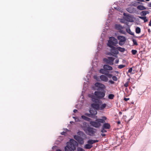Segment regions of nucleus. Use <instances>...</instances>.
Instances as JSON below:
<instances>
[{
    "label": "nucleus",
    "mask_w": 151,
    "mask_h": 151,
    "mask_svg": "<svg viewBox=\"0 0 151 151\" xmlns=\"http://www.w3.org/2000/svg\"><path fill=\"white\" fill-rule=\"evenodd\" d=\"M137 8L138 9L141 10H144L146 9L144 6L141 5L137 6Z\"/></svg>",
    "instance_id": "20"
},
{
    "label": "nucleus",
    "mask_w": 151,
    "mask_h": 151,
    "mask_svg": "<svg viewBox=\"0 0 151 151\" xmlns=\"http://www.w3.org/2000/svg\"><path fill=\"white\" fill-rule=\"evenodd\" d=\"M119 114H122V112H119Z\"/></svg>",
    "instance_id": "60"
},
{
    "label": "nucleus",
    "mask_w": 151,
    "mask_h": 151,
    "mask_svg": "<svg viewBox=\"0 0 151 151\" xmlns=\"http://www.w3.org/2000/svg\"><path fill=\"white\" fill-rule=\"evenodd\" d=\"M117 49L118 51H119L121 52H123L125 51V49L124 48H122L119 47H117Z\"/></svg>",
    "instance_id": "28"
},
{
    "label": "nucleus",
    "mask_w": 151,
    "mask_h": 151,
    "mask_svg": "<svg viewBox=\"0 0 151 151\" xmlns=\"http://www.w3.org/2000/svg\"><path fill=\"white\" fill-rule=\"evenodd\" d=\"M109 82L111 84H113L114 83V82L112 80H109Z\"/></svg>",
    "instance_id": "46"
},
{
    "label": "nucleus",
    "mask_w": 151,
    "mask_h": 151,
    "mask_svg": "<svg viewBox=\"0 0 151 151\" xmlns=\"http://www.w3.org/2000/svg\"><path fill=\"white\" fill-rule=\"evenodd\" d=\"M85 115L91 117V118H94L95 119H97V116H92L91 114H90L88 113H85Z\"/></svg>",
    "instance_id": "22"
},
{
    "label": "nucleus",
    "mask_w": 151,
    "mask_h": 151,
    "mask_svg": "<svg viewBox=\"0 0 151 151\" xmlns=\"http://www.w3.org/2000/svg\"><path fill=\"white\" fill-rule=\"evenodd\" d=\"M127 32L129 33V32H131V31L129 29H127Z\"/></svg>",
    "instance_id": "50"
},
{
    "label": "nucleus",
    "mask_w": 151,
    "mask_h": 151,
    "mask_svg": "<svg viewBox=\"0 0 151 151\" xmlns=\"http://www.w3.org/2000/svg\"><path fill=\"white\" fill-rule=\"evenodd\" d=\"M101 45H100L98 44V47H97V49L98 50H99L100 49H101Z\"/></svg>",
    "instance_id": "44"
},
{
    "label": "nucleus",
    "mask_w": 151,
    "mask_h": 151,
    "mask_svg": "<svg viewBox=\"0 0 151 151\" xmlns=\"http://www.w3.org/2000/svg\"><path fill=\"white\" fill-rule=\"evenodd\" d=\"M65 132H63L61 133V134L62 135H65Z\"/></svg>",
    "instance_id": "54"
},
{
    "label": "nucleus",
    "mask_w": 151,
    "mask_h": 151,
    "mask_svg": "<svg viewBox=\"0 0 151 151\" xmlns=\"http://www.w3.org/2000/svg\"><path fill=\"white\" fill-rule=\"evenodd\" d=\"M66 130H68V129H66Z\"/></svg>",
    "instance_id": "64"
},
{
    "label": "nucleus",
    "mask_w": 151,
    "mask_h": 151,
    "mask_svg": "<svg viewBox=\"0 0 151 151\" xmlns=\"http://www.w3.org/2000/svg\"><path fill=\"white\" fill-rule=\"evenodd\" d=\"M111 50L112 53L114 54H117L119 53V52L117 47L116 48L114 47H111Z\"/></svg>",
    "instance_id": "12"
},
{
    "label": "nucleus",
    "mask_w": 151,
    "mask_h": 151,
    "mask_svg": "<svg viewBox=\"0 0 151 151\" xmlns=\"http://www.w3.org/2000/svg\"><path fill=\"white\" fill-rule=\"evenodd\" d=\"M128 83H126L124 84V86L126 87H127L128 86Z\"/></svg>",
    "instance_id": "49"
},
{
    "label": "nucleus",
    "mask_w": 151,
    "mask_h": 151,
    "mask_svg": "<svg viewBox=\"0 0 151 151\" xmlns=\"http://www.w3.org/2000/svg\"><path fill=\"white\" fill-rule=\"evenodd\" d=\"M106 106V104H102L101 105V106H99V110H102L104 109Z\"/></svg>",
    "instance_id": "27"
},
{
    "label": "nucleus",
    "mask_w": 151,
    "mask_h": 151,
    "mask_svg": "<svg viewBox=\"0 0 151 151\" xmlns=\"http://www.w3.org/2000/svg\"><path fill=\"white\" fill-rule=\"evenodd\" d=\"M107 118L105 116H103L102 117V119H97L95 121H93L91 120L90 124L92 126L98 128L101 125V123H104L105 122V120H106Z\"/></svg>",
    "instance_id": "1"
},
{
    "label": "nucleus",
    "mask_w": 151,
    "mask_h": 151,
    "mask_svg": "<svg viewBox=\"0 0 151 151\" xmlns=\"http://www.w3.org/2000/svg\"><path fill=\"white\" fill-rule=\"evenodd\" d=\"M73 118L74 119L76 122H79L81 121V119L80 117L73 116Z\"/></svg>",
    "instance_id": "23"
},
{
    "label": "nucleus",
    "mask_w": 151,
    "mask_h": 151,
    "mask_svg": "<svg viewBox=\"0 0 151 151\" xmlns=\"http://www.w3.org/2000/svg\"><path fill=\"white\" fill-rule=\"evenodd\" d=\"M100 81L104 82H107L108 81V78L107 76L105 75H102L100 76Z\"/></svg>",
    "instance_id": "11"
},
{
    "label": "nucleus",
    "mask_w": 151,
    "mask_h": 151,
    "mask_svg": "<svg viewBox=\"0 0 151 151\" xmlns=\"http://www.w3.org/2000/svg\"><path fill=\"white\" fill-rule=\"evenodd\" d=\"M117 39L119 40V44L121 46L122 45L124 44L126 40L125 37L122 36H118Z\"/></svg>",
    "instance_id": "8"
},
{
    "label": "nucleus",
    "mask_w": 151,
    "mask_h": 151,
    "mask_svg": "<svg viewBox=\"0 0 151 151\" xmlns=\"http://www.w3.org/2000/svg\"><path fill=\"white\" fill-rule=\"evenodd\" d=\"M74 137L76 140L81 145L83 144H84V139L83 138L81 137L76 135H75Z\"/></svg>",
    "instance_id": "9"
},
{
    "label": "nucleus",
    "mask_w": 151,
    "mask_h": 151,
    "mask_svg": "<svg viewBox=\"0 0 151 151\" xmlns=\"http://www.w3.org/2000/svg\"><path fill=\"white\" fill-rule=\"evenodd\" d=\"M120 122H119H119H118V124H120Z\"/></svg>",
    "instance_id": "61"
},
{
    "label": "nucleus",
    "mask_w": 151,
    "mask_h": 151,
    "mask_svg": "<svg viewBox=\"0 0 151 151\" xmlns=\"http://www.w3.org/2000/svg\"><path fill=\"white\" fill-rule=\"evenodd\" d=\"M76 142L73 139H70L69 142H67V145L65 147V151H74L75 149V145Z\"/></svg>",
    "instance_id": "2"
},
{
    "label": "nucleus",
    "mask_w": 151,
    "mask_h": 151,
    "mask_svg": "<svg viewBox=\"0 0 151 151\" xmlns=\"http://www.w3.org/2000/svg\"><path fill=\"white\" fill-rule=\"evenodd\" d=\"M135 32L137 34H139L141 32V29L139 27H137L135 29Z\"/></svg>",
    "instance_id": "31"
},
{
    "label": "nucleus",
    "mask_w": 151,
    "mask_h": 151,
    "mask_svg": "<svg viewBox=\"0 0 151 151\" xmlns=\"http://www.w3.org/2000/svg\"><path fill=\"white\" fill-rule=\"evenodd\" d=\"M95 86L96 87L102 89H105L106 87L104 84L99 83H96L95 84Z\"/></svg>",
    "instance_id": "10"
},
{
    "label": "nucleus",
    "mask_w": 151,
    "mask_h": 151,
    "mask_svg": "<svg viewBox=\"0 0 151 151\" xmlns=\"http://www.w3.org/2000/svg\"><path fill=\"white\" fill-rule=\"evenodd\" d=\"M114 58L111 57H109L107 58H105L103 59L104 61L107 64L112 65L114 64Z\"/></svg>",
    "instance_id": "6"
},
{
    "label": "nucleus",
    "mask_w": 151,
    "mask_h": 151,
    "mask_svg": "<svg viewBox=\"0 0 151 151\" xmlns=\"http://www.w3.org/2000/svg\"><path fill=\"white\" fill-rule=\"evenodd\" d=\"M133 8L132 7H129L127 9V11L129 13H132V10L133 9Z\"/></svg>",
    "instance_id": "33"
},
{
    "label": "nucleus",
    "mask_w": 151,
    "mask_h": 151,
    "mask_svg": "<svg viewBox=\"0 0 151 151\" xmlns=\"http://www.w3.org/2000/svg\"><path fill=\"white\" fill-rule=\"evenodd\" d=\"M118 43V41L116 39L113 37H110L108 40L107 45L110 47H114Z\"/></svg>",
    "instance_id": "4"
},
{
    "label": "nucleus",
    "mask_w": 151,
    "mask_h": 151,
    "mask_svg": "<svg viewBox=\"0 0 151 151\" xmlns=\"http://www.w3.org/2000/svg\"><path fill=\"white\" fill-rule=\"evenodd\" d=\"M123 15L124 16L123 18L126 21L131 22H134L133 17L132 15L127 14L125 13H123Z\"/></svg>",
    "instance_id": "5"
},
{
    "label": "nucleus",
    "mask_w": 151,
    "mask_h": 151,
    "mask_svg": "<svg viewBox=\"0 0 151 151\" xmlns=\"http://www.w3.org/2000/svg\"><path fill=\"white\" fill-rule=\"evenodd\" d=\"M56 151H62L60 150L59 149H58L56 150Z\"/></svg>",
    "instance_id": "57"
},
{
    "label": "nucleus",
    "mask_w": 151,
    "mask_h": 151,
    "mask_svg": "<svg viewBox=\"0 0 151 151\" xmlns=\"http://www.w3.org/2000/svg\"><path fill=\"white\" fill-rule=\"evenodd\" d=\"M116 28L119 30H121L123 27L120 24H116L115 25Z\"/></svg>",
    "instance_id": "24"
},
{
    "label": "nucleus",
    "mask_w": 151,
    "mask_h": 151,
    "mask_svg": "<svg viewBox=\"0 0 151 151\" xmlns=\"http://www.w3.org/2000/svg\"><path fill=\"white\" fill-rule=\"evenodd\" d=\"M83 130L88 135L93 136L96 132V129L91 127H82Z\"/></svg>",
    "instance_id": "3"
},
{
    "label": "nucleus",
    "mask_w": 151,
    "mask_h": 151,
    "mask_svg": "<svg viewBox=\"0 0 151 151\" xmlns=\"http://www.w3.org/2000/svg\"><path fill=\"white\" fill-rule=\"evenodd\" d=\"M129 33L130 34V35H134V33L131 31V32H129Z\"/></svg>",
    "instance_id": "52"
},
{
    "label": "nucleus",
    "mask_w": 151,
    "mask_h": 151,
    "mask_svg": "<svg viewBox=\"0 0 151 151\" xmlns=\"http://www.w3.org/2000/svg\"><path fill=\"white\" fill-rule=\"evenodd\" d=\"M78 134L82 137H84L85 138H86V135L82 131H79L78 132Z\"/></svg>",
    "instance_id": "19"
},
{
    "label": "nucleus",
    "mask_w": 151,
    "mask_h": 151,
    "mask_svg": "<svg viewBox=\"0 0 151 151\" xmlns=\"http://www.w3.org/2000/svg\"><path fill=\"white\" fill-rule=\"evenodd\" d=\"M81 98H82V99H83V96L82 95H81Z\"/></svg>",
    "instance_id": "59"
},
{
    "label": "nucleus",
    "mask_w": 151,
    "mask_h": 151,
    "mask_svg": "<svg viewBox=\"0 0 151 151\" xmlns=\"http://www.w3.org/2000/svg\"><path fill=\"white\" fill-rule=\"evenodd\" d=\"M114 96V94H110L108 95V98L109 99H113Z\"/></svg>",
    "instance_id": "34"
},
{
    "label": "nucleus",
    "mask_w": 151,
    "mask_h": 151,
    "mask_svg": "<svg viewBox=\"0 0 151 151\" xmlns=\"http://www.w3.org/2000/svg\"><path fill=\"white\" fill-rule=\"evenodd\" d=\"M149 26H151V19L150 20V21L149 22Z\"/></svg>",
    "instance_id": "53"
},
{
    "label": "nucleus",
    "mask_w": 151,
    "mask_h": 151,
    "mask_svg": "<svg viewBox=\"0 0 151 151\" xmlns=\"http://www.w3.org/2000/svg\"><path fill=\"white\" fill-rule=\"evenodd\" d=\"M89 96L92 98L91 100L93 102L99 103V100L98 99L95 98L93 95H89Z\"/></svg>",
    "instance_id": "13"
},
{
    "label": "nucleus",
    "mask_w": 151,
    "mask_h": 151,
    "mask_svg": "<svg viewBox=\"0 0 151 151\" xmlns=\"http://www.w3.org/2000/svg\"><path fill=\"white\" fill-rule=\"evenodd\" d=\"M129 100V98H124V100L126 101H127Z\"/></svg>",
    "instance_id": "48"
},
{
    "label": "nucleus",
    "mask_w": 151,
    "mask_h": 151,
    "mask_svg": "<svg viewBox=\"0 0 151 151\" xmlns=\"http://www.w3.org/2000/svg\"><path fill=\"white\" fill-rule=\"evenodd\" d=\"M77 111V110L76 109H74L73 110V112L74 113H76Z\"/></svg>",
    "instance_id": "55"
},
{
    "label": "nucleus",
    "mask_w": 151,
    "mask_h": 151,
    "mask_svg": "<svg viewBox=\"0 0 151 151\" xmlns=\"http://www.w3.org/2000/svg\"><path fill=\"white\" fill-rule=\"evenodd\" d=\"M149 12L146 11H144L142 12L141 13L142 16H145L147 14H149Z\"/></svg>",
    "instance_id": "29"
},
{
    "label": "nucleus",
    "mask_w": 151,
    "mask_h": 151,
    "mask_svg": "<svg viewBox=\"0 0 151 151\" xmlns=\"http://www.w3.org/2000/svg\"><path fill=\"white\" fill-rule=\"evenodd\" d=\"M148 6H149L150 7H151V3H150L149 4Z\"/></svg>",
    "instance_id": "56"
},
{
    "label": "nucleus",
    "mask_w": 151,
    "mask_h": 151,
    "mask_svg": "<svg viewBox=\"0 0 151 151\" xmlns=\"http://www.w3.org/2000/svg\"><path fill=\"white\" fill-rule=\"evenodd\" d=\"M91 107L96 110H99V104H91Z\"/></svg>",
    "instance_id": "15"
},
{
    "label": "nucleus",
    "mask_w": 151,
    "mask_h": 151,
    "mask_svg": "<svg viewBox=\"0 0 151 151\" xmlns=\"http://www.w3.org/2000/svg\"><path fill=\"white\" fill-rule=\"evenodd\" d=\"M119 62V60L118 59H117L115 61V63L116 64L118 63Z\"/></svg>",
    "instance_id": "51"
},
{
    "label": "nucleus",
    "mask_w": 151,
    "mask_h": 151,
    "mask_svg": "<svg viewBox=\"0 0 151 151\" xmlns=\"http://www.w3.org/2000/svg\"><path fill=\"white\" fill-rule=\"evenodd\" d=\"M105 128H102L101 130V132L102 133H105L106 132V130L104 129Z\"/></svg>",
    "instance_id": "43"
},
{
    "label": "nucleus",
    "mask_w": 151,
    "mask_h": 151,
    "mask_svg": "<svg viewBox=\"0 0 151 151\" xmlns=\"http://www.w3.org/2000/svg\"><path fill=\"white\" fill-rule=\"evenodd\" d=\"M147 1H149L150 0H145Z\"/></svg>",
    "instance_id": "63"
},
{
    "label": "nucleus",
    "mask_w": 151,
    "mask_h": 151,
    "mask_svg": "<svg viewBox=\"0 0 151 151\" xmlns=\"http://www.w3.org/2000/svg\"><path fill=\"white\" fill-rule=\"evenodd\" d=\"M115 9H116L119 10V11L120 12H122L123 11V9H121L119 7H117L116 8H115Z\"/></svg>",
    "instance_id": "37"
},
{
    "label": "nucleus",
    "mask_w": 151,
    "mask_h": 151,
    "mask_svg": "<svg viewBox=\"0 0 151 151\" xmlns=\"http://www.w3.org/2000/svg\"><path fill=\"white\" fill-rule=\"evenodd\" d=\"M139 17L144 20V22H146L148 21L147 19L146 18V17H141L139 16Z\"/></svg>",
    "instance_id": "26"
},
{
    "label": "nucleus",
    "mask_w": 151,
    "mask_h": 151,
    "mask_svg": "<svg viewBox=\"0 0 151 151\" xmlns=\"http://www.w3.org/2000/svg\"><path fill=\"white\" fill-rule=\"evenodd\" d=\"M110 127V125L108 123H104L103 126L102 128H105V129H109Z\"/></svg>",
    "instance_id": "17"
},
{
    "label": "nucleus",
    "mask_w": 151,
    "mask_h": 151,
    "mask_svg": "<svg viewBox=\"0 0 151 151\" xmlns=\"http://www.w3.org/2000/svg\"><path fill=\"white\" fill-rule=\"evenodd\" d=\"M82 118L84 120L87 121H88L90 122L91 120V119L85 116L84 115H82L81 116Z\"/></svg>",
    "instance_id": "18"
},
{
    "label": "nucleus",
    "mask_w": 151,
    "mask_h": 151,
    "mask_svg": "<svg viewBox=\"0 0 151 151\" xmlns=\"http://www.w3.org/2000/svg\"><path fill=\"white\" fill-rule=\"evenodd\" d=\"M103 68L106 70H111L113 69L112 67L107 65H104L103 66Z\"/></svg>",
    "instance_id": "14"
},
{
    "label": "nucleus",
    "mask_w": 151,
    "mask_h": 151,
    "mask_svg": "<svg viewBox=\"0 0 151 151\" xmlns=\"http://www.w3.org/2000/svg\"><path fill=\"white\" fill-rule=\"evenodd\" d=\"M106 70L104 68V69H101L99 70V72L102 73L104 74H106V73H105Z\"/></svg>",
    "instance_id": "32"
},
{
    "label": "nucleus",
    "mask_w": 151,
    "mask_h": 151,
    "mask_svg": "<svg viewBox=\"0 0 151 151\" xmlns=\"http://www.w3.org/2000/svg\"><path fill=\"white\" fill-rule=\"evenodd\" d=\"M105 75H107L108 76V78H111L112 77V75L111 74L108 73L107 74H106Z\"/></svg>",
    "instance_id": "41"
},
{
    "label": "nucleus",
    "mask_w": 151,
    "mask_h": 151,
    "mask_svg": "<svg viewBox=\"0 0 151 151\" xmlns=\"http://www.w3.org/2000/svg\"><path fill=\"white\" fill-rule=\"evenodd\" d=\"M98 142V141L97 140H89L88 141L87 143H88L91 145H92L94 143L97 142Z\"/></svg>",
    "instance_id": "16"
},
{
    "label": "nucleus",
    "mask_w": 151,
    "mask_h": 151,
    "mask_svg": "<svg viewBox=\"0 0 151 151\" xmlns=\"http://www.w3.org/2000/svg\"><path fill=\"white\" fill-rule=\"evenodd\" d=\"M78 151H85V150L82 148L80 147H78L77 148Z\"/></svg>",
    "instance_id": "36"
},
{
    "label": "nucleus",
    "mask_w": 151,
    "mask_h": 151,
    "mask_svg": "<svg viewBox=\"0 0 151 151\" xmlns=\"http://www.w3.org/2000/svg\"><path fill=\"white\" fill-rule=\"evenodd\" d=\"M89 112L92 116L93 115H96L97 114V112L95 110H94V111H93L92 110H90Z\"/></svg>",
    "instance_id": "25"
},
{
    "label": "nucleus",
    "mask_w": 151,
    "mask_h": 151,
    "mask_svg": "<svg viewBox=\"0 0 151 151\" xmlns=\"http://www.w3.org/2000/svg\"><path fill=\"white\" fill-rule=\"evenodd\" d=\"M125 67V65H119L118 66V68L119 69H122Z\"/></svg>",
    "instance_id": "38"
},
{
    "label": "nucleus",
    "mask_w": 151,
    "mask_h": 151,
    "mask_svg": "<svg viewBox=\"0 0 151 151\" xmlns=\"http://www.w3.org/2000/svg\"><path fill=\"white\" fill-rule=\"evenodd\" d=\"M87 124L86 122H83V127H86L87 126Z\"/></svg>",
    "instance_id": "42"
},
{
    "label": "nucleus",
    "mask_w": 151,
    "mask_h": 151,
    "mask_svg": "<svg viewBox=\"0 0 151 151\" xmlns=\"http://www.w3.org/2000/svg\"><path fill=\"white\" fill-rule=\"evenodd\" d=\"M93 147L92 145H91L89 144H86L84 146V148L86 149H90Z\"/></svg>",
    "instance_id": "21"
},
{
    "label": "nucleus",
    "mask_w": 151,
    "mask_h": 151,
    "mask_svg": "<svg viewBox=\"0 0 151 151\" xmlns=\"http://www.w3.org/2000/svg\"><path fill=\"white\" fill-rule=\"evenodd\" d=\"M133 55H135L137 52V51L136 50H132L131 51Z\"/></svg>",
    "instance_id": "35"
},
{
    "label": "nucleus",
    "mask_w": 151,
    "mask_h": 151,
    "mask_svg": "<svg viewBox=\"0 0 151 151\" xmlns=\"http://www.w3.org/2000/svg\"><path fill=\"white\" fill-rule=\"evenodd\" d=\"M94 78L97 81H100V76H98L97 75H95L93 76Z\"/></svg>",
    "instance_id": "30"
},
{
    "label": "nucleus",
    "mask_w": 151,
    "mask_h": 151,
    "mask_svg": "<svg viewBox=\"0 0 151 151\" xmlns=\"http://www.w3.org/2000/svg\"><path fill=\"white\" fill-rule=\"evenodd\" d=\"M102 135L103 136H105V134H102Z\"/></svg>",
    "instance_id": "62"
},
{
    "label": "nucleus",
    "mask_w": 151,
    "mask_h": 151,
    "mask_svg": "<svg viewBox=\"0 0 151 151\" xmlns=\"http://www.w3.org/2000/svg\"><path fill=\"white\" fill-rule=\"evenodd\" d=\"M148 31L149 32H150V29H148Z\"/></svg>",
    "instance_id": "58"
},
{
    "label": "nucleus",
    "mask_w": 151,
    "mask_h": 151,
    "mask_svg": "<svg viewBox=\"0 0 151 151\" xmlns=\"http://www.w3.org/2000/svg\"><path fill=\"white\" fill-rule=\"evenodd\" d=\"M120 21L121 22H122L123 23H125V20H124V19H121Z\"/></svg>",
    "instance_id": "47"
},
{
    "label": "nucleus",
    "mask_w": 151,
    "mask_h": 151,
    "mask_svg": "<svg viewBox=\"0 0 151 151\" xmlns=\"http://www.w3.org/2000/svg\"><path fill=\"white\" fill-rule=\"evenodd\" d=\"M132 70V68H130L129 69L128 71V72L131 73Z\"/></svg>",
    "instance_id": "45"
},
{
    "label": "nucleus",
    "mask_w": 151,
    "mask_h": 151,
    "mask_svg": "<svg viewBox=\"0 0 151 151\" xmlns=\"http://www.w3.org/2000/svg\"><path fill=\"white\" fill-rule=\"evenodd\" d=\"M132 41H133L134 44V45H137V42L136 40H135L133 39Z\"/></svg>",
    "instance_id": "39"
},
{
    "label": "nucleus",
    "mask_w": 151,
    "mask_h": 151,
    "mask_svg": "<svg viewBox=\"0 0 151 151\" xmlns=\"http://www.w3.org/2000/svg\"><path fill=\"white\" fill-rule=\"evenodd\" d=\"M112 79L114 81H117V78L116 76H114L112 77Z\"/></svg>",
    "instance_id": "40"
},
{
    "label": "nucleus",
    "mask_w": 151,
    "mask_h": 151,
    "mask_svg": "<svg viewBox=\"0 0 151 151\" xmlns=\"http://www.w3.org/2000/svg\"><path fill=\"white\" fill-rule=\"evenodd\" d=\"M94 94L97 98L100 99L104 97L105 95V93L98 91H95Z\"/></svg>",
    "instance_id": "7"
}]
</instances>
